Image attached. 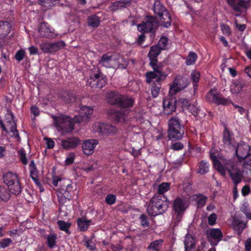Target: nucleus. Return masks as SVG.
I'll list each match as a JSON object with an SVG mask.
<instances>
[{
	"instance_id": "1",
	"label": "nucleus",
	"mask_w": 251,
	"mask_h": 251,
	"mask_svg": "<svg viewBox=\"0 0 251 251\" xmlns=\"http://www.w3.org/2000/svg\"><path fill=\"white\" fill-rule=\"evenodd\" d=\"M169 204V201L165 195H154L149 201L147 210L149 215L155 217L165 213Z\"/></svg>"
},
{
	"instance_id": "2",
	"label": "nucleus",
	"mask_w": 251,
	"mask_h": 251,
	"mask_svg": "<svg viewBox=\"0 0 251 251\" xmlns=\"http://www.w3.org/2000/svg\"><path fill=\"white\" fill-rule=\"evenodd\" d=\"M107 100L110 104L126 110H129L135 103L134 99L130 96L122 95L115 91H111L107 94Z\"/></svg>"
},
{
	"instance_id": "3",
	"label": "nucleus",
	"mask_w": 251,
	"mask_h": 251,
	"mask_svg": "<svg viewBox=\"0 0 251 251\" xmlns=\"http://www.w3.org/2000/svg\"><path fill=\"white\" fill-rule=\"evenodd\" d=\"M224 171H227L229 176L234 185H238L244 178L243 170L241 168L240 164L235 159H227L225 163Z\"/></svg>"
},
{
	"instance_id": "4",
	"label": "nucleus",
	"mask_w": 251,
	"mask_h": 251,
	"mask_svg": "<svg viewBox=\"0 0 251 251\" xmlns=\"http://www.w3.org/2000/svg\"><path fill=\"white\" fill-rule=\"evenodd\" d=\"M185 132V126L178 117H172L168 121V137L171 141L182 138Z\"/></svg>"
},
{
	"instance_id": "5",
	"label": "nucleus",
	"mask_w": 251,
	"mask_h": 251,
	"mask_svg": "<svg viewBox=\"0 0 251 251\" xmlns=\"http://www.w3.org/2000/svg\"><path fill=\"white\" fill-rule=\"evenodd\" d=\"M153 0L152 9L153 13L159 18L162 26L166 28L169 27L171 25V16L169 11L161 0Z\"/></svg>"
},
{
	"instance_id": "6",
	"label": "nucleus",
	"mask_w": 251,
	"mask_h": 251,
	"mask_svg": "<svg viewBox=\"0 0 251 251\" xmlns=\"http://www.w3.org/2000/svg\"><path fill=\"white\" fill-rule=\"evenodd\" d=\"M3 181L7 185L8 190L11 194L19 195L22 192V186L20 182L18 175L11 171L6 173L2 176Z\"/></svg>"
},
{
	"instance_id": "7",
	"label": "nucleus",
	"mask_w": 251,
	"mask_h": 251,
	"mask_svg": "<svg viewBox=\"0 0 251 251\" xmlns=\"http://www.w3.org/2000/svg\"><path fill=\"white\" fill-rule=\"evenodd\" d=\"M158 27V22L154 16H146L143 22L138 25V30L142 33H150L151 38H154Z\"/></svg>"
},
{
	"instance_id": "8",
	"label": "nucleus",
	"mask_w": 251,
	"mask_h": 251,
	"mask_svg": "<svg viewBox=\"0 0 251 251\" xmlns=\"http://www.w3.org/2000/svg\"><path fill=\"white\" fill-rule=\"evenodd\" d=\"M74 195V187L69 179L64 180L61 184L60 188L57 191L58 202L63 205L71 200Z\"/></svg>"
},
{
	"instance_id": "9",
	"label": "nucleus",
	"mask_w": 251,
	"mask_h": 251,
	"mask_svg": "<svg viewBox=\"0 0 251 251\" xmlns=\"http://www.w3.org/2000/svg\"><path fill=\"white\" fill-rule=\"evenodd\" d=\"M53 120V124L58 130L63 132L69 133L74 129V123L71 121L69 117L64 115L59 116H52Z\"/></svg>"
},
{
	"instance_id": "10",
	"label": "nucleus",
	"mask_w": 251,
	"mask_h": 251,
	"mask_svg": "<svg viewBox=\"0 0 251 251\" xmlns=\"http://www.w3.org/2000/svg\"><path fill=\"white\" fill-rule=\"evenodd\" d=\"M157 62L158 60L150 62L149 65L153 71H149L146 73V82L148 83H151L154 78L158 79V81H163L167 76V75L162 71V67L157 64Z\"/></svg>"
},
{
	"instance_id": "11",
	"label": "nucleus",
	"mask_w": 251,
	"mask_h": 251,
	"mask_svg": "<svg viewBox=\"0 0 251 251\" xmlns=\"http://www.w3.org/2000/svg\"><path fill=\"white\" fill-rule=\"evenodd\" d=\"M205 99L208 102L213 103L217 105L228 106L232 103L230 99L224 97L214 89H211L206 94Z\"/></svg>"
},
{
	"instance_id": "12",
	"label": "nucleus",
	"mask_w": 251,
	"mask_h": 251,
	"mask_svg": "<svg viewBox=\"0 0 251 251\" xmlns=\"http://www.w3.org/2000/svg\"><path fill=\"white\" fill-rule=\"evenodd\" d=\"M87 83L91 87L102 88L107 83L106 76L98 69L97 73L90 75V78L87 80Z\"/></svg>"
},
{
	"instance_id": "13",
	"label": "nucleus",
	"mask_w": 251,
	"mask_h": 251,
	"mask_svg": "<svg viewBox=\"0 0 251 251\" xmlns=\"http://www.w3.org/2000/svg\"><path fill=\"white\" fill-rule=\"evenodd\" d=\"M188 207L187 201L185 199L177 197L173 201V210L176 215V218L179 220L184 214Z\"/></svg>"
},
{
	"instance_id": "14",
	"label": "nucleus",
	"mask_w": 251,
	"mask_h": 251,
	"mask_svg": "<svg viewBox=\"0 0 251 251\" xmlns=\"http://www.w3.org/2000/svg\"><path fill=\"white\" fill-rule=\"evenodd\" d=\"M129 112V110L126 109L111 108L108 110V114L114 122L123 123L126 121L127 115Z\"/></svg>"
},
{
	"instance_id": "15",
	"label": "nucleus",
	"mask_w": 251,
	"mask_h": 251,
	"mask_svg": "<svg viewBox=\"0 0 251 251\" xmlns=\"http://www.w3.org/2000/svg\"><path fill=\"white\" fill-rule=\"evenodd\" d=\"M174 84L170 86L169 94L175 95L176 92L185 88L189 82L187 78L182 76L176 77L174 81Z\"/></svg>"
},
{
	"instance_id": "16",
	"label": "nucleus",
	"mask_w": 251,
	"mask_h": 251,
	"mask_svg": "<svg viewBox=\"0 0 251 251\" xmlns=\"http://www.w3.org/2000/svg\"><path fill=\"white\" fill-rule=\"evenodd\" d=\"M38 30L42 37L53 39L56 37L57 34L54 32V28L48 23L43 22L39 24Z\"/></svg>"
},
{
	"instance_id": "17",
	"label": "nucleus",
	"mask_w": 251,
	"mask_h": 251,
	"mask_svg": "<svg viewBox=\"0 0 251 251\" xmlns=\"http://www.w3.org/2000/svg\"><path fill=\"white\" fill-rule=\"evenodd\" d=\"M65 46V44L62 41L53 43L43 42L40 44V48L45 53H51L61 50Z\"/></svg>"
},
{
	"instance_id": "18",
	"label": "nucleus",
	"mask_w": 251,
	"mask_h": 251,
	"mask_svg": "<svg viewBox=\"0 0 251 251\" xmlns=\"http://www.w3.org/2000/svg\"><path fill=\"white\" fill-rule=\"evenodd\" d=\"M232 149L235 150V153L240 160L246 158L250 154V146L244 142H240L238 146H234Z\"/></svg>"
},
{
	"instance_id": "19",
	"label": "nucleus",
	"mask_w": 251,
	"mask_h": 251,
	"mask_svg": "<svg viewBox=\"0 0 251 251\" xmlns=\"http://www.w3.org/2000/svg\"><path fill=\"white\" fill-rule=\"evenodd\" d=\"M96 131L102 135L114 133L117 131L116 127L107 124L98 123L95 124Z\"/></svg>"
},
{
	"instance_id": "20",
	"label": "nucleus",
	"mask_w": 251,
	"mask_h": 251,
	"mask_svg": "<svg viewBox=\"0 0 251 251\" xmlns=\"http://www.w3.org/2000/svg\"><path fill=\"white\" fill-rule=\"evenodd\" d=\"M98 141L96 139H88L85 140L82 145V149L84 153L87 155L92 154L96 145L98 144Z\"/></svg>"
},
{
	"instance_id": "21",
	"label": "nucleus",
	"mask_w": 251,
	"mask_h": 251,
	"mask_svg": "<svg viewBox=\"0 0 251 251\" xmlns=\"http://www.w3.org/2000/svg\"><path fill=\"white\" fill-rule=\"evenodd\" d=\"M131 0H120L112 2L108 6V9L112 11L115 12L121 10L129 6L131 4Z\"/></svg>"
},
{
	"instance_id": "22",
	"label": "nucleus",
	"mask_w": 251,
	"mask_h": 251,
	"mask_svg": "<svg viewBox=\"0 0 251 251\" xmlns=\"http://www.w3.org/2000/svg\"><path fill=\"white\" fill-rule=\"evenodd\" d=\"M207 234L209 235L212 239L217 240L216 242H213L209 239V242L212 246L217 245L223 237V234L219 228H211L207 231Z\"/></svg>"
},
{
	"instance_id": "23",
	"label": "nucleus",
	"mask_w": 251,
	"mask_h": 251,
	"mask_svg": "<svg viewBox=\"0 0 251 251\" xmlns=\"http://www.w3.org/2000/svg\"><path fill=\"white\" fill-rule=\"evenodd\" d=\"M80 143V140L77 137H70L66 139L62 140L61 146L66 150L75 148Z\"/></svg>"
},
{
	"instance_id": "24",
	"label": "nucleus",
	"mask_w": 251,
	"mask_h": 251,
	"mask_svg": "<svg viewBox=\"0 0 251 251\" xmlns=\"http://www.w3.org/2000/svg\"><path fill=\"white\" fill-rule=\"evenodd\" d=\"M176 100L174 99L166 98L163 100V107L164 112L166 115H170L176 110Z\"/></svg>"
},
{
	"instance_id": "25",
	"label": "nucleus",
	"mask_w": 251,
	"mask_h": 251,
	"mask_svg": "<svg viewBox=\"0 0 251 251\" xmlns=\"http://www.w3.org/2000/svg\"><path fill=\"white\" fill-rule=\"evenodd\" d=\"M250 0H226L228 4L236 12L240 11V7L246 8Z\"/></svg>"
},
{
	"instance_id": "26",
	"label": "nucleus",
	"mask_w": 251,
	"mask_h": 251,
	"mask_svg": "<svg viewBox=\"0 0 251 251\" xmlns=\"http://www.w3.org/2000/svg\"><path fill=\"white\" fill-rule=\"evenodd\" d=\"M210 158L213 162L214 167L221 174L222 176H225L226 175V173L224 171L225 163L227 160L225 159L223 161L222 163H221L217 159L216 155L212 152H211L210 154Z\"/></svg>"
},
{
	"instance_id": "27",
	"label": "nucleus",
	"mask_w": 251,
	"mask_h": 251,
	"mask_svg": "<svg viewBox=\"0 0 251 251\" xmlns=\"http://www.w3.org/2000/svg\"><path fill=\"white\" fill-rule=\"evenodd\" d=\"M232 132L226 127L223 132V142L225 147L229 149H232L235 146L232 144Z\"/></svg>"
},
{
	"instance_id": "28",
	"label": "nucleus",
	"mask_w": 251,
	"mask_h": 251,
	"mask_svg": "<svg viewBox=\"0 0 251 251\" xmlns=\"http://www.w3.org/2000/svg\"><path fill=\"white\" fill-rule=\"evenodd\" d=\"M245 85L244 80L242 79H234L230 86V90L232 94H238Z\"/></svg>"
},
{
	"instance_id": "29",
	"label": "nucleus",
	"mask_w": 251,
	"mask_h": 251,
	"mask_svg": "<svg viewBox=\"0 0 251 251\" xmlns=\"http://www.w3.org/2000/svg\"><path fill=\"white\" fill-rule=\"evenodd\" d=\"M233 228L238 236H241L244 229L246 227L247 222L244 223L238 218H233L232 222Z\"/></svg>"
},
{
	"instance_id": "30",
	"label": "nucleus",
	"mask_w": 251,
	"mask_h": 251,
	"mask_svg": "<svg viewBox=\"0 0 251 251\" xmlns=\"http://www.w3.org/2000/svg\"><path fill=\"white\" fill-rule=\"evenodd\" d=\"M59 97L66 103H71L75 100V95L72 91H65L61 92Z\"/></svg>"
},
{
	"instance_id": "31",
	"label": "nucleus",
	"mask_w": 251,
	"mask_h": 251,
	"mask_svg": "<svg viewBox=\"0 0 251 251\" xmlns=\"http://www.w3.org/2000/svg\"><path fill=\"white\" fill-rule=\"evenodd\" d=\"M9 112L8 115L11 117V120L8 121V123L11 125L10 132L13 133V137L19 139L20 138L19 134V131L17 129V124L14 120V115L11 111H8Z\"/></svg>"
},
{
	"instance_id": "32",
	"label": "nucleus",
	"mask_w": 251,
	"mask_h": 251,
	"mask_svg": "<svg viewBox=\"0 0 251 251\" xmlns=\"http://www.w3.org/2000/svg\"><path fill=\"white\" fill-rule=\"evenodd\" d=\"M11 25L7 21H0V39L5 37L10 32Z\"/></svg>"
},
{
	"instance_id": "33",
	"label": "nucleus",
	"mask_w": 251,
	"mask_h": 251,
	"mask_svg": "<svg viewBox=\"0 0 251 251\" xmlns=\"http://www.w3.org/2000/svg\"><path fill=\"white\" fill-rule=\"evenodd\" d=\"M185 251H193L196 246L194 238L191 235L187 234L184 241Z\"/></svg>"
},
{
	"instance_id": "34",
	"label": "nucleus",
	"mask_w": 251,
	"mask_h": 251,
	"mask_svg": "<svg viewBox=\"0 0 251 251\" xmlns=\"http://www.w3.org/2000/svg\"><path fill=\"white\" fill-rule=\"evenodd\" d=\"M162 81H158V79L152 83L150 86L151 95L153 98H156L160 94V91L161 87V82Z\"/></svg>"
},
{
	"instance_id": "35",
	"label": "nucleus",
	"mask_w": 251,
	"mask_h": 251,
	"mask_svg": "<svg viewBox=\"0 0 251 251\" xmlns=\"http://www.w3.org/2000/svg\"><path fill=\"white\" fill-rule=\"evenodd\" d=\"M161 50L156 45L151 47L150 51L148 54L150 61H155L157 60L158 56L161 53Z\"/></svg>"
},
{
	"instance_id": "36",
	"label": "nucleus",
	"mask_w": 251,
	"mask_h": 251,
	"mask_svg": "<svg viewBox=\"0 0 251 251\" xmlns=\"http://www.w3.org/2000/svg\"><path fill=\"white\" fill-rule=\"evenodd\" d=\"M164 240L162 239L151 242L147 248V251H160Z\"/></svg>"
},
{
	"instance_id": "37",
	"label": "nucleus",
	"mask_w": 251,
	"mask_h": 251,
	"mask_svg": "<svg viewBox=\"0 0 251 251\" xmlns=\"http://www.w3.org/2000/svg\"><path fill=\"white\" fill-rule=\"evenodd\" d=\"M10 198L9 191L4 186L0 185V201L7 202Z\"/></svg>"
},
{
	"instance_id": "38",
	"label": "nucleus",
	"mask_w": 251,
	"mask_h": 251,
	"mask_svg": "<svg viewBox=\"0 0 251 251\" xmlns=\"http://www.w3.org/2000/svg\"><path fill=\"white\" fill-rule=\"evenodd\" d=\"M91 220H86L84 218H79L77 220L78 229L81 231H85L90 225Z\"/></svg>"
},
{
	"instance_id": "39",
	"label": "nucleus",
	"mask_w": 251,
	"mask_h": 251,
	"mask_svg": "<svg viewBox=\"0 0 251 251\" xmlns=\"http://www.w3.org/2000/svg\"><path fill=\"white\" fill-rule=\"evenodd\" d=\"M100 24V19L96 15L88 17L87 19L88 26L93 28H97Z\"/></svg>"
},
{
	"instance_id": "40",
	"label": "nucleus",
	"mask_w": 251,
	"mask_h": 251,
	"mask_svg": "<svg viewBox=\"0 0 251 251\" xmlns=\"http://www.w3.org/2000/svg\"><path fill=\"white\" fill-rule=\"evenodd\" d=\"M170 188V183L169 182H163L160 184L157 188L156 195H165L164 194L167 192Z\"/></svg>"
},
{
	"instance_id": "41",
	"label": "nucleus",
	"mask_w": 251,
	"mask_h": 251,
	"mask_svg": "<svg viewBox=\"0 0 251 251\" xmlns=\"http://www.w3.org/2000/svg\"><path fill=\"white\" fill-rule=\"evenodd\" d=\"M111 60L112 55H109L108 53H105L102 55L99 63L103 67L108 68Z\"/></svg>"
},
{
	"instance_id": "42",
	"label": "nucleus",
	"mask_w": 251,
	"mask_h": 251,
	"mask_svg": "<svg viewBox=\"0 0 251 251\" xmlns=\"http://www.w3.org/2000/svg\"><path fill=\"white\" fill-rule=\"evenodd\" d=\"M195 196L198 207L201 208L203 207L207 201V197L201 194H196Z\"/></svg>"
},
{
	"instance_id": "43",
	"label": "nucleus",
	"mask_w": 251,
	"mask_h": 251,
	"mask_svg": "<svg viewBox=\"0 0 251 251\" xmlns=\"http://www.w3.org/2000/svg\"><path fill=\"white\" fill-rule=\"evenodd\" d=\"M57 235L55 233H50L47 237V243L49 248L53 249L56 246Z\"/></svg>"
},
{
	"instance_id": "44",
	"label": "nucleus",
	"mask_w": 251,
	"mask_h": 251,
	"mask_svg": "<svg viewBox=\"0 0 251 251\" xmlns=\"http://www.w3.org/2000/svg\"><path fill=\"white\" fill-rule=\"evenodd\" d=\"M201 74L198 71H193L191 73V79L193 81L194 89L196 90L198 86V82L200 80Z\"/></svg>"
},
{
	"instance_id": "45",
	"label": "nucleus",
	"mask_w": 251,
	"mask_h": 251,
	"mask_svg": "<svg viewBox=\"0 0 251 251\" xmlns=\"http://www.w3.org/2000/svg\"><path fill=\"white\" fill-rule=\"evenodd\" d=\"M197 58V54L195 52L193 51L190 52L185 60L186 65H193L196 62Z\"/></svg>"
},
{
	"instance_id": "46",
	"label": "nucleus",
	"mask_w": 251,
	"mask_h": 251,
	"mask_svg": "<svg viewBox=\"0 0 251 251\" xmlns=\"http://www.w3.org/2000/svg\"><path fill=\"white\" fill-rule=\"evenodd\" d=\"M209 164L207 161L202 160L199 163L198 173L201 175H204L209 171Z\"/></svg>"
},
{
	"instance_id": "47",
	"label": "nucleus",
	"mask_w": 251,
	"mask_h": 251,
	"mask_svg": "<svg viewBox=\"0 0 251 251\" xmlns=\"http://www.w3.org/2000/svg\"><path fill=\"white\" fill-rule=\"evenodd\" d=\"M29 170L30 172V176L31 178L32 177L38 176L39 171L35 165L34 161L32 160L29 165Z\"/></svg>"
},
{
	"instance_id": "48",
	"label": "nucleus",
	"mask_w": 251,
	"mask_h": 251,
	"mask_svg": "<svg viewBox=\"0 0 251 251\" xmlns=\"http://www.w3.org/2000/svg\"><path fill=\"white\" fill-rule=\"evenodd\" d=\"M168 41L169 39L167 37H162L159 39L158 43L156 45L158 46L161 50H166L168 48L167 46Z\"/></svg>"
},
{
	"instance_id": "49",
	"label": "nucleus",
	"mask_w": 251,
	"mask_h": 251,
	"mask_svg": "<svg viewBox=\"0 0 251 251\" xmlns=\"http://www.w3.org/2000/svg\"><path fill=\"white\" fill-rule=\"evenodd\" d=\"M17 153L19 155L20 161L23 165H26L27 164V160L25 150L24 149H21L18 151Z\"/></svg>"
},
{
	"instance_id": "50",
	"label": "nucleus",
	"mask_w": 251,
	"mask_h": 251,
	"mask_svg": "<svg viewBox=\"0 0 251 251\" xmlns=\"http://www.w3.org/2000/svg\"><path fill=\"white\" fill-rule=\"evenodd\" d=\"M241 211L246 215L248 219L251 220V212L248 203L245 202L243 204L241 207Z\"/></svg>"
},
{
	"instance_id": "51",
	"label": "nucleus",
	"mask_w": 251,
	"mask_h": 251,
	"mask_svg": "<svg viewBox=\"0 0 251 251\" xmlns=\"http://www.w3.org/2000/svg\"><path fill=\"white\" fill-rule=\"evenodd\" d=\"M57 224L60 230L65 231L67 233H70L69 228L70 226V224L64 221H58Z\"/></svg>"
},
{
	"instance_id": "52",
	"label": "nucleus",
	"mask_w": 251,
	"mask_h": 251,
	"mask_svg": "<svg viewBox=\"0 0 251 251\" xmlns=\"http://www.w3.org/2000/svg\"><path fill=\"white\" fill-rule=\"evenodd\" d=\"M141 226L144 228L148 227L150 223L148 217L144 214H142L139 217Z\"/></svg>"
},
{
	"instance_id": "53",
	"label": "nucleus",
	"mask_w": 251,
	"mask_h": 251,
	"mask_svg": "<svg viewBox=\"0 0 251 251\" xmlns=\"http://www.w3.org/2000/svg\"><path fill=\"white\" fill-rule=\"evenodd\" d=\"M116 201V197L115 195L112 194H108L105 199V202L108 205H112Z\"/></svg>"
},
{
	"instance_id": "54",
	"label": "nucleus",
	"mask_w": 251,
	"mask_h": 251,
	"mask_svg": "<svg viewBox=\"0 0 251 251\" xmlns=\"http://www.w3.org/2000/svg\"><path fill=\"white\" fill-rule=\"evenodd\" d=\"M90 251H94L96 250V245L91 239H87L85 241L84 245Z\"/></svg>"
},
{
	"instance_id": "55",
	"label": "nucleus",
	"mask_w": 251,
	"mask_h": 251,
	"mask_svg": "<svg viewBox=\"0 0 251 251\" xmlns=\"http://www.w3.org/2000/svg\"><path fill=\"white\" fill-rule=\"evenodd\" d=\"M25 53V52L24 50L21 49L18 50L15 56V59L18 61H22L24 58Z\"/></svg>"
},
{
	"instance_id": "56",
	"label": "nucleus",
	"mask_w": 251,
	"mask_h": 251,
	"mask_svg": "<svg viewBox=\"0 0 251 251\" xmlns=\"http://www.w3.org/2000/svg\"><path fill=\"white\" fill-rule=\"evenodd\" d=\"M12 242V240L10 238H5L0 242V247L2 249H4L8 247Z\"/></svg>"
},
{
	"instance_id": "57",
	"label": "nucleus",
	"mask_w": 251,
	"mask_h": 251,
	"mask_svg": "<svg viewBox=\"0 0 251 251\" xmlns=\"http://www.w3.org/2000/svg\"><path fill=\"white\" fill-rule=\"evenodd\" d=\"M80 110L81 112L84 113L87 117L91 115L93 111V109L92 108L86 106H82Z\"/></svg>"
},
{
	"instance_id": "58",
	"label": "nucleus",
	"mask_w": 251,
	"mask_h": 251,
	"mask_svg": "<svg viewBox=\"0 0 251 251\" xmlns=\"http://www.w3.org/2000/svg\"><path fill=\"white\" fill-rule=\"evenodd\" d=\"M217 219V215L215 213H212L208 217V223L210 226H213Z\"/></svg>"
},
{
	"instance_id": "59",
	"label": "nucleus",
	"mask_w": 251,
	"mask_h": 251,
	"mask_svg": "<svg viewBox=\"0 0 251 251\" xmlns=\"http://www.w3.org/2000/svg\"><path fill=\"white\" fill-rule=\"evenodd\" d=\"M184 147L183 145L180 142H176L171 145V149L175 151L182 150Z\"/></svg>"
},
{
	"instance_id": "60",
	"label": "nucleus",
	"mask_w": 251,
	"mask_h": 251,
	"mask_svg": "<svg viewBox=\"0 0 251 251\" xmlns=\"http://www.w3.org/2000/svg\"><path fill=\"white\" fill-rule=\"evenodd\" d=\"M75 156V155L74 153H70V154L69 155V156L68 157H67L65 160V165H69L72 164L74 161Z\"/></svg>"
},
{
	"instance_id": "61",
	"label": "nucleus",
	"mask_w": 251,
	"mask_h": 251,
	"mask_svg": "<svg viewBox=\"0 0 251 251\" xmlns=\"http://www.w3.org/2000/svg\"><path fill=\"white\" fill-rule=\"evenodd\" d=\"M222 30L223 33L229 35L231 34L230 28L229 26L226 24H223L221 26Z\"/></svg>"
},
{
	"instance_id": "62",
	"label": "nucleus",
	"mask_w": 251,
	"mask_h": 251,
	"mask_svg": "<svg viewBox=\"0 0 251 251\" xmlns=\"http://www.w3.org/2000/svg\"><path fill=\"white\" fill-rule=\"evenodd\" d=\"M64 180L66 179L60 178L58 176H54L53 177L52 184L54 186L56 187L58 186V182H60V185L61 186V184L62 183Z\"/></svg>"
},
{
	"instance_id": "63",
	"label": "nucleus",
	"mask_w": 251,
	"mask_h": 251,
	"mask_svg": "<svg viewBox=\"0 0 251 251\" xmlns=\"http://www.w3.org/2000/svg\"><path fill=\"white\" fill-rule=\"evenodd\" d=\"M251 192L250 187L248 185H245L242 189V194L244 196H246L249 194Z\"/></svg>"
},
{
	"instance_id": "64",
	"label": "nucleus",
	"mask_w": 251,
	"mask_h": 251,
	"mask_svg": "<svg viewBox=\"0 0 251 251\" xmlns=\"http://www.w3.org/2000/svg\"><path fill=\"white\" fill-rule=\"evenodd\" d=\"M245 251H251V238H248L245 244Z\"/></svg>"
}]
</instances>
